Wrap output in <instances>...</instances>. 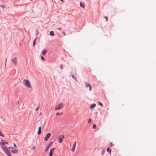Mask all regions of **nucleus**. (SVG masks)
Returning <instances> with one entry per match:
<instances>
[{
    "mask_svg": "<svg viewBox=\"0 0 156 156\" xmlns=\"http://www.w3.org/2000/svg\"><path fill=\"white\" fill-rule=\"evenodd\" d=\"M51 136V133H48L45 137L44 138V140L45 141H47L48 139Z\"/></svg>",
    "mask_w": 156,
    "mask_h": 156,
    "instance_id": "5",
    "label": "nucleus"
},
{
    "mask_svg": "<svg viewBox=\"0 0 156 156\" xmlns=\"http://www.w3.org/2000/svg\"><path fill=\"white\" fill-rule=\"evenodd\" d=\"M2 150L4 151L5 152V153L8 156H11V153L9 151V148L8 147L7 148L5 147L4 146H2Z\"/></svg>",
    "mask_w": 156,
    "mask_h": 156,
    "instance_id": "1",
    "label": "nucleus"
},
{
    "mask_svg": "<svg viewBox=\"0 0 156 156\" xmlns=\"http://www.w3.org/2000/svg\"><path fill=\"white\" fill-rule=\"evenodd\" d=\"M85 87L86 88L89 87V90L91 91L92 90V87L91 85L86 82H85Z\"/></svg>",
    "mask_w": 156,
    "mask_h": 156,
    "instance_id": "6",
    "label": "nucleus"
},
{
    "mask_svg": "<svg viewBox=\"0 0 156 156\" xmlns=\"http://www.w3.org/2000/svg\"><path fill=\"white\" fill-rule=\"evenodd\" d=\"M52 142H51L49 143L48 144V146L46 148L45 150V152H46L47 151V150L50 147L51 145L52 144Z\"/></svg>",
    "mask_w": 156,
    "mask_h": 156,
    "instance_id": "11",
    "label": "nucleus"
},
{
    "mask_svg": "<svg viewBox=\"0 0 156 156\" xmlns=\"http://www.w3.org/2000/svg\"><path fill=\"white\" fill-rule=\"evenodd\" d=\"M63 107V104L62 103H60L57 106L55 107V110H59Z\"/></svg>",
    "mask_w": 156,
    "mask_h": 156,
    "instance_id": "3",
    "label": "nucleus"
},
{
    "mask_svg": "<svg viewBox=\"0 0 156 156\" xmlns=\"http://www.w3.org/2000/svg\"><path fill=\"white\" fill-rule=\"evenodd\" d=\"M63 34H64V35H65V32H63Z\"/></svg>",
    "mask_w": 156,
    "mask_h": 156,
    "instance_id": "39",
    "label": "nucleus"
},
{
    "mask_svg": "<svg viewBox=\"0 0 156 156\" xmlns=\"http://www.w3.org/2000/svg\"><path fill=\"white\" fill-rule=\"evenodd\" d=\"M98 103L99 105H100V106H101L102 107L103 106V104L101 103V102H99V101L98 102Z\"/></svg>",
    "mask_w": 156,
    "mask_h": 156,
    "instance_id": "22",
    "label": "nucleus"
},
{
    "mask_svg": "<svg viewBox=\"0 0 156 156\" xmlns=\"http://www.w3.org/2000/svg\"><path fill=\"white\" fill-rule=\"evenodd\" d=\"M32 149L33 150H35L36 149V147L35 146L32 147Z\"/></svg>",
    "mask_w": 156,
    "mask_h": 156,
    "instance_id": "30",
    "label": "nucleus"
},
{
    "mask_svg": "<svg viewBox=\"0 0 156 156\" xmlns=\"http://www.w3.org/2000/svg\"><path fill=\"white\" fill-rule=\"evenodd\" d=\"M104 18L106 19V21H107L108 20V17L107 16H105Z\"/></svg>",
    "mask_w": 156,
    "mask_h": 156,
    "instance_id": "27",
    "label": "nucleus"
},
{
    "mask_svg": "<svg viewBox=\"0 0 156 156\" xmlns=\"http://www.w3.org/2000/svg\"><path fill=\"white\" fill-rule=\"evenodd\" d=\"M46 52H47V51L46 50H44L42 52V54L43 55H44L45 53H46Z\"/></svg>",
    "mask_w": 156,
    "mask_h": 156,
    "instance_id": "20",
    "label": "nucleus"
},
{
    "mask_svg": "<svg viewBox=\"0 0 156 156\" xmlns=\"http://www.w3.org/2000/svg\"><path fill=\"white\" fill-rule=\"evenodd\" d=\"M2 142H0V145H4L5 144H8V142L2 140H1Z\"/></svg>",
    "mask_w": 156,
    "mask_h": 156,
    "instance_id": "12",
    "label": "nucleus"
},
{
    "mask_svg": "<svg viewBox=\"0 0 156 156\" xmlns=\"http://www.w3.org/2000/svg\"><path fill=\"white\" fill-rule=\"evenodd\" d=\"M41 113H40V114H39V115H41Z\"/></svg>",
    "mask_w": 156,
    "mask_h": 156,
    "instance_id": "40",
    "label": "nucleus"
},
{
    "mask_svg": "<svg viewBox=\"0 0 156 156\" xmlns=\"http://www.w3.org/2000/svg\"><path fill=\"white\" fill-rule=\"evenodd\" d=\"M80 6L82 8H84L85 7V4L84 3H82L81 2L80 3Z\"/></svg>",
    "mask_w": 156,
    "mask_h": 156,
    "instance_id": "14",
    "label": "nucleus"
},
{
    "mask_svg": "<svg viewBox=\"0 0 156 156\" xmlns=\"http://www.w3.org/2000/svg\"><path fill=\"white\" fill-rule=\"evenodd\" d=\"M55 150V148H53L51 149L50 150V152L49 153L48 155L49 156H52L53 155V151Z\"/></svg>",
    "mask_w": 156,
    "mask_h": 156,
    "instance_id": "10",
    "label": "nucleus"
},
{
    "mask_svg": "<svg viewBox=\"0 0 156 156\" xmlns=\"http://www.w3.org/2000/svg\"><path fill=\"white\" fill-rule=\"evenodd\" d=\"M62 114V113H61L60 114L58 112H57L56 113V115H61V114Z\"/></svg>",
    "mask_w": 156,
    "mask_h": 156,
    "instance_id": "28",
    "label": "nucleus"
},
{
    "mask_svg": "<svg viewBox=\"0 0 156 156\" xmlns=\"http://www.w3.org/2000/svg\"><path fill=\"white\" fill-rule=\"evenodd\" d=\"M64 138V137L63 135H61L58 138V142L60 143L62 142L63 139Z\"/></svg>",
    "mask_w": 156,
    "mask_h": 156,
    "instance_id": "9",
    "label": "nucleus"
},
{
    "mask_svg": "<svg viewBox=\"0 0 156 156\" xmlns=\"http://www.w3.org/2000/svg\"><path fill=\"white\" fill-rule=\"evenodd\" d=\"M37 37H36L33 41V46H35V44L36 41V40L37 39Z\"/></svg>",
    "mask_w": 156,
    "mask_h": 156,
    "instance_id": "18",
    "label": "nucleus"
},
{
    "mask_svg": "<svg viewBox=\"0 0 156 156\" xmlns=\"http://www.w3.org/2000/svg\"><path fill=\"white\" fill-rule=\"evenodd\" d=\"M24 84L28 88H30L31 86L29 81L28 80H24L23 81Z\"/></svg>",
    "mask_w": 156,
    "mask_h": 156,
    "instance_id": "2",
    "label": "nucleus"
},
{
    "mask_svg": "<svg viewBox=\"0 0 156 156\" xmlns=\"http://www.w3.org/2000/svg\"><path fill=\"white\" fill-rule=\"evenodd\" d=\"M60 1H61V2H63V0H60Z\"/></svg>",
    "mask_w": 156,
    "mask_h": 156,
    "instance_id": "38",
    "label": "nucleus"
},
{
    "mask_svg": "<svg viewBox=\"0 0 156 156\" xmlns=\"http://www.w3.org/2000/svg\"><path fill=\"white\" fill-rule=\"evenodd\" d=\"M114 145V144H112V142L110 143V146L111 147H112Z\"/></svg>",
    "mask_w": 156,
    "mask_h": 156,
    "instance_id": "32",
    "label": "nucleus"
},
{
    "mask_svg": "<svg viewBox=\"0 0 156 156\" xmlns=\"http://www.w3.org/2000/svg\"><path fill=\"white\" fill-rule=\"evenodd\" d=\"M96 106V105L95 103H94L90 105V108H93Z\"/></svg>",
    "mask_w": 156,
    "mask_h": 156,
    "instance_id": "15",
    "label": "nucleus"
},
{
    "mask_svg": "<svg viewBox=\"0 0 156 156\" xmlns=\"http://www.w3.org/2000/svg\"><path fill=\"white\" fill-rule=\"evenodd\" d=\"M54 32L53 31H51L50 32V34L49 35L51 36H53L54 35Z\"/></svg>",
    "mask_w": 156,
    "mask_h": 156,
    "instance_id": "19",
    "label": "nucleus"
},
{
    "mask_svg": "<svg viewBox=\"0 0 156 156\" xmlns=\"http://www.w3.org/2000/svg\"><path fill=\"white\" fill-rule=\"evenodd\" d=\"M12 62L13 64L15 66L17 65V58L16 57H15L13 59H12Z\"/></svg>",
    "mask_w": 156,
    "mask_h": 156,
    "instance_id": "7",
    "label": "nucleus"
},
{
    "mask_svg": "<svg viewBox=\"0 0 156 156\" xmlns=\"http://www.w3.org/2000/svg\"><path fill=\"white\" fill-rule=\"evenodd\" d=\"M0 6L2 8H4L5 7V5H0Z\"/></svg>",
    "mask_w": 156,
    "mask_h": 156,
    "instance_id": "26",
    "label": "nucleus"
},
{
    "mask_svg": "<svg viewBox=\"0 0 156 156\" xmlns=\"http://www.w3.org/2000/svg\"><path fill=\"white\" fill-rule=\"evenodd\" d=\"M107 151L108 152L109 154H110L111 153V150L109 148V147H108L106 149Z\"/></svg>",
    "mask_w": 156,
    "mask_h": 156,
    "instance_id": "16",
    "label": "nucleus"
},
{
    "mask_svg": "<svg viewBox=\"0 0 156 156\" xmlns=\"http://www.w3.org/2000/svg\"><path fill=\"white\" fill-rule=\"evenodd\" d=\"M91 119H89L88 120V123H90L91 122Z\"/></svg>",
    "mask_w": 156,
    "mask_h": 156,
    "instance_id": "29",
    "label": "nucleus"
},
{
    "mask_svg": "<svg viewBox=\"0 0 156 156\" xmlns=\"http://www.w3.org/2000/svg\"><path fill=\"white\" fill-rule=\"evenodd\" d=\"M39 106H38L35 109V110L36 111H37L38 110V109H39Z\"/></svg>",
    "mask_w": 156,
    "mask_h": 156,
    "instance_id": "33",
    "label": "nucleus"
},
{
    "mask_svg": "<svg viewBox=\"0 0 156 156\" xmlns=\"http://www.w3.org/2000/svg\"><path fill=\"white\" fill-rule=\"evenodd\" d=\"M76 145V141H74L73 144V146L71 149V151L72 152H73L75 150Z\"/></svg>",
    "mask_w": 156,
    "mask_h": 156,
    "instance_id": "8",
    "label": "nucleus"
},
{
    "mask_svg": "<svg viewBox=\"0 0 156 156\" xmlns=\"http://www.w3.org/2000/svg\"><path fill=\"white\" fill-rule=\"evenodd\" d=\"M0 136L3 137L4 136V135L2 133L1 131L0 130Z\"/></svg>",
    "mask_w": 156,
    "mask_h": 156,
    "instance_id": "25",
    "label": "nucleus"
},
{
    "mask_svg": "<svg viewBox=\"0 0 156 156\" xmlns=\"http://www.w3.org/2000/svg\"><path fill=\"white\" fill-rule=\"evenodd\" d=\"M62 29V28H58V29L59 30H61V29Z\"/></svg>",
    "mask_w": 156,
    "mask_h": 156,
    "instance_id": "35",
    "label": "nucleus"
},
{
    "mask_svg": "<svg viewBox=\"0 0 156 156\" xmlns=\"http://www.w3.org/2000/svg\"><path fill=\"white\" fill-rule=\"evenodd\" d=\"M41 58L42 60H44V58L42 56H41Z\"/></svg>",
    "mask_w": 156,
    "mask_h": 156,
    "instance_id": "31",
    "label": "nucleus"
},
{
    "mask_svg": "<svg viewBox=\"0 0 156 156\" xmlns=\"http://www.w3.org/2000/svg\"><path fill=\"white\" fill-rule=\"evenodd\" d=\"M14 146L15 147H16V145L15 144H14Z\"/></svg>",
    "mask_w": 156,
    "mask_h": 156,
    "instance_id": "36",
    "label": "nucleus"
},
{
    "mask_svg": "<svg viewBox=\"0 0 156 156\" xmlns=\"http://www.w3.org/2000/svg\"><path fill=\"white\" fill-rule=\"evenodd\" d=\"M96 124H94L93 125V129H94L96 128Z\"/></svg>",
    "mask_w": 156,
    "mask_h": 156,
    "instance_id": "23",
    "label": "nucleus"
},
{
    "mask_svg": "<svg viewBox=\"0 0 156 156\" xmlns=\"http://www.w3.org/2000/svg\"><path fill=\"white\" fill-rule=\"evenodd\" d=\"M10 150H12V149L11 148H10V149H9Z\"/></svg>",
    "mask_w": 156,
    "mask_h": 156,
    "instance_id": "41",
    "label": "nucleus"
},
{
    "mask_svg": "<svg viewBox=\"0 0 156 156\" xmlns=\"http://www.w3.org/2000/svg\"><path fill=\"white\" fill-rule=\"evenodd\" d=\"M41 127H39L38 128V131L37 132V134H38V135H40L41 133Z\"/></svg>",
    "mask_w": 156,
    "mask_h": 156,
    "instance_id": "13",
    "label": "nucleus"
},
{
    "mask_svg": "<svg viewBox=\"0 0 156 156\" xmlns=\"http://www.w3.org/2000/svg\"><path fill=\"white\" fill-rule=\"evenodd\" d=\"M72 77L73 78L75 81H77V79L76 77L74 75H72Z\"/></svg>",
    "mask_w": 156,
    "mask_h": 156,
    "instance_id": "17",
    "label": "nucleus"
},
{
    "mask_svg": "<svg viewBox=\"0 0 156 156\" xmlns=\"http://www.w3.org/2000/svg\"><path fill=\"white\" fill-rule=\"evenodd\" d=\"M7 61V59H5V68L6 67V62Z\"/></svg>",
    "mask_w": 156,
    "mask_h": 156,
    "instance_id": "34",
    "label": "nucleus"
},
{
    "mask_svg": "<svg viewBox=\"0 0 156 156\" xmlns=\"http://www.w3.org/2000/svg\"><path fill=\"white\" fill-rule=\"evenodd\" d=\"M60 67L61 69H62L63 68V66L62 65H60Z\"/></svg>",
    "mask_w": 156,
    "mask_h": 156,
    "instance_id": "24",
    "label": "nucleus"
},
{
    "mask_svg": "<svg viewBox=\"0 0 156 156\" xmlns=\"http://www.w3.org/2000/svg\"><path fill=\"white\" fill-rule=\"evenodd\" d=\"M38 32H36V34H35V35H36V36H37V35H38Z\"/></svg>",
    "mask_w": 156,
    "mask_h": 156,
    "instance_id": "37",
    "label": "nucleus"
},
{
    "mask_svg": "<svg viewBox=\"0 0 156 156\" xmlns=\"http://www.w3.org/2000/svg\"><path fill=\"white\" fill-rule=\"evenodd\" d=\"M8 148L9 149H10V148H11L12 150H11V151L13 153H16L18 152V151L14 147H8Z\"/></svg>",
    "mask_w": 156,
    "mask_h": 156,
    "instance_id": "4",
    "label": "nucleus"
},
{
    "mask_svg": "<svg viewBox=\"0 0 156 156\" xmlns=\"http://www.w3.org/2000/svg\"><path fill=\"white\" fill-rule=\"evenodd\" d=\"M105 149H104L102 150V152H101V154H104L105 153Z\"/></svg>",
    "mask_w": 156,
    "mask_h": 156,
    "instance_id": "21",
    "label": "nucleus"
}]
</instances>
